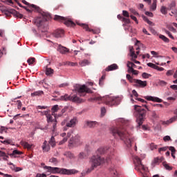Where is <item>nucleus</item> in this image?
<instances>
[{
	"label": "nucleus",
	"instance_id": "nucleus-24",
	"mask_svg": "<svg viewBox=\"0 0 177 177\" xmlns=\"http://www.w3.org/2000/svg\"><path fill=\"white\" fill-rule=\"evenodd\" d=\"M79 64L81 67H85V66H89L91 62L88 59H83L80 62Z\"/></svg>",
	"mask_w": 177,
	"mask_h": 177
},
{
	"label": "nucleus",
	"instance_id": "nucleus-27",
	"mask_svg": "<svg viewBox=\"0 0 177 177\" xmlns=\"http://www.w3.org/2000/svg\"><path fill=\"white\" fill-rule=\"evenodd\" d=\"M130 53L131 57H133V59H138V55H139V51L136 52V54L135 53V51L133 50V47L130 49Z\"/></svg>",
	"mask_w": 177,
	"mask_h": 177
},
{
	"label": "nucleus",
	"instance_id": "nucleus-61",
	"mask_svg": "<svg viewBox=\"0 0 177 177\" xmlns=\"http://www.w3.org/2000/svg\"><path fill=\"white\" fill-rule=\"evenodd\" d=\"M163 140L165 142H168V141L171 140V137L169 136H166L163 138Z\"/></svg>",
	"mask_w": 177,
	"mask_h": 177
},
{
	"label": "nucleus",
	"instance_id": "nucleus-1",
	"mask_svg": "<svg viewBox=\"0 0 177 177\" xmlns=\"http://www.w3.org/2000/svg\"><path fill=\"white\" fill-rule=\"evenodd\" d=\"M119 122H120V127H111V133L115 138H117V136L120 137L121 140H123L126 146L129 149L130 147H132V142L135 140V138H132L129 133L127 131L125 127H129V125H131V122L122 118L119 119Z\"/></svg>",
	"mask_w": 177,
	"mask_h": 177
},
{
	"label": "nucleus",
	"instance_id": "nucleus-2",
	"mask_svg": "<svg viewBox=\"0 0 177 177\" xmlns=\"http://www.w3.org/2000/svg\"><path fill=\"white\" fill-rule=\"evenodd\" d=\"M104 153V149L100 148L97 151V156H93L91 159V167L90 169L87 170V172H92L99 165H102V164H104V162H109L110 160L114 158V153H111V155H107L106 158H102L99 156V154H103Z\"/></svg>",
	"mask_w": 177,
	"mask_h": 177
},
{
	"label": "nucleus",
	"instance_id": "nucleus-13",
	"mask_svg": "<svg viewBox=\"0 0 177 177\" xmlns=\"http://www.w3.org/2000/svg\"><path fill=\"white\" fill-rule=\"evenodd\" d=\"M22 3L28 6L29 9H32L34 12H41V8L34 4H30V3L27 2L26 0H21Z\"/></svg>",
	"mask_w": 177,
	"mask_h": 177
},
{
	"label": "nucleus",
	"instance_id": "nucleus-58",
	"mask_svg": "<svg viewBox=\"0 0 177 177\" xmlns=\"http://www.w3.org/2000/svg\"><path fill=\"white\" fill-rule=\"evenodd\" d=\"M172 74H174V71L173 70H169L166 73V75H167V77H169V76L172 75Z\"/></svg>",
	"mask_w": 177,
	"mask_h": 177
},
{
	"label": "nucleus",
	"instance_id": "nucleus-18",
	"mask_svg": "<svg viewBox=\"0 0 177 177\" xmlns=\"http://www.w3.org/2000/svg\"><path fill=\"white\" fill-rule=\"evenodd\" d=\"M77 26H81V27H83V28L84 30H86V31H89L90 32H93V34H96V30H93V29H90L89 27L88 26V25L85 24H80V23H77Z\"/></svg>",
	"mask_w": 177,
	"mask_h": 177
},
{
	"label": "nucleus",
	"instance_id": "nucleus-22",
	"mask_svg": "<svg viewBox=\"0 0 177 177\" xmlns=\"http://www.w3.org/2000/svg\"><path fill=\"white\" fill-rule=\"evenodd\" d=\"M43 151H49L50 146L48 144V141L45 140L41 146Z\"/></svg>",
	"mask_w": 177,
	"mask_h": 177
},
{
	"label": "nucleus",
	"instance_id": "nucleus-25",
	"mask_svg": "<svg viewBox=\"0 0 177 177\" xmlns=\"http://www.w3.org/2000/svg\"><path fill=\"white\" fill-rule=\"evenodd\" d=\"M136 46H138L136 48V50H139L140 49H145V45H143V44L140 43V41H137V42L136 43Z\"/></svg>",
	"mask_w": 177,
	"mask_h": 177
},
{
	"label": "nucleus",
	"instance_id": "nucleus-29",
	"mask_svg": "<svg viewBox=\"0 0 177 177\" xmlns=\"http://www.w3.org/2000/svg\"><path fill=\"white\" fill-rule=\"evenodd\" d=\"M21 145L25 147V149H28V150L31 149V147H32V145H30L27 142H22Z\"/></svg>",
	"mask_w": 177,
	"mask_h": 177
},
{
	"label": "nucleus",
	"instance_id": "nucleus-6",
	"mask_svg": "<svg viewBox=\"0 0 177 177\" xmlns=\"http://www.w3.org/2000/svg\"><path fill=\"white\" fill-rule=\"evenodd\" d=\"M50 17V15H49V14H44L41 17H37L35 19V24L37 25L38 28H44L46 25V21L49 20Z\"/></svg>",
	"mask_w": 177,
	"mask_h": 177
},
{
	"label": "nucleus",
	"instance_id": "nucleus-39",
	"mask_svg": "<svg viewBox=\"0 0 177 177\" xmlns=\"http://www.w3.org/2000/svg\"><path fill=\"white\" fill-rule=\"evenodd\" d=\"M157 9V0H153V3L151 6V10H156Z\"/></svg>",
	"mask_w": 177,
	"mask_h": 177
},
{
	"label": "nucleus",
	"instance_id": "nucleus-10",
	"mask_svg": "<svg viewBox=\"0 0 177 177\" xmlns=\"http://www.w3.org/2000/svg\"><path fill=\"white\" fill-rule=\"evenodd\" d=\"M54 20L56 21H62L64 24L68 27H75V23L71 20H67L66 17H62L60 15H55Z\"/></svg>",
	"mask_w": 177,
	"mask_h": 177
},
{
	"label": "nucleus",
	"instance_id": "nucleus-33",
	"mask_svg": "<svg viewBox=\"0 0 177 177\" xmlns=\"http://www.w3.org/2000/svg\"><path fill=\"white\" fill-rule=\"evenodd\" d=\"M142 19L144 21H146V23H147V24L149 26H154V24L151 21L149 20V18H147L146 16L142 15Z\"/></svg>",
	"mask_w": 177,
	"mask_h": 177
},
{
	"label": "nucleus",
	"instance_id": "nucleus-36",
	"mask_svg": "<svg viewBox=\"0 0 177 177\" xmlns=\"http://www.w3.org/2000/svg\"><path fill=\"white\" fill-rule=\"evenodd\" d=\"M53 74V69L51 68H46V75H52Z\"/></svg>",
	"mask_w": 177,
	"mask_h": 177
},
{
	"label": "nucleus",
	"instance_id": "nucleus-59",
	"mask_svg": "<svg viewBox=\"0 0 177 177\" xmlns=\"http://www.w3.org/2000/svg\"><path fill=\"white\" fill-rule=\"evenodd\" d=\"M136 100H138V102H141V103H147V102L142 98L136 97Z\"/></svg>",
	"mask_w": 177,
	"mask_h": 177
},
{
	"label": "nucleus",
	"instance_id": "nucleus-46",
	"mask_svg": "<svg viewBox=\"0 0 177 177\" xmlns=\"http://www.w3.org/2000/svg\"><path fill=\"white\" fill-rule=\"evenodd\" d=\"M163 158H155L153 160V164H158L159 162H162Z\"/></svg>",
	"mask_w": 177,
	"mask_h": 177
},
{
	"label": "nucleus",
	"instance_id": "nucleus-4",
	"mask_svg": "<svg viewBox=\"0 0 177 177\" xmlns=\"http://www.w3.org/2000/svg\"><path fill=\"white\" fill-rule=\"evenodd\" d=\"M93 100L101 101L107 106H117L120 104V97H110L109 95L104 97L97 96L93 98Z\"/></svg>",
	"mask_w": 177,
	"mask_h": 177
},
{
	"label": "nucleus",
	"instance_id": "nucleus-21",
	"mask_svg": "<svg viewBox=\"0 0 177 177\" xmlns=\"http://www.w3.org/2000/svg\"><path fill=\"white\" fill-rule=\"evenodd\" d=\"M145 99L147 100H151L152 102H157V103H162V100L157 97L147 96Z\"/></svg>",
	"mask_w": 177,
	"mask_h": 177
},
{
	"label": "nucleus",
	"instance_id": "nucleus-49",
	"mask_svg": "<svg viewBox=\"0 0 177 177\" xmlns=\"http://www.w3.org/2000/svg\"><path fill=\"white\" fill-rule=\"evenodd\" d=\"M122 21H124L126 24H131V20L129 18L124 17L122 19Z\"/></svg>",
	"mask_w": 177,
	"mask_h": 177
},
{
	"label": "nucleus",
	"instance_id": "nucleus-56",
	"mask_svg": "<svg viewBox=\"0 0 177 177\" xmlns=\"http://www.w3.org/2000/svg\"><path fill=\"white\" fill-rule=\"evenodd\" d=\"M122 15L124 17H129V12H128V11H127V10H123L122 11Z\"/></svg>",
	"mask_w": 177,
	"mask_h": 177
},
{
	"label": "nucleus",
	"instance_id": "nucleus-19",
	"mask_svg": "<svg viewBox=\"0 0 177 177\" xmlns=\"http://www.w3.org/2000/svg\"><path fill=\"white\" fill-rule=\"evenodd\" d=\"M119 67L117 64H113L111 65L108 66L105 68V71H114V70H118Z\"/></svg>",
	"mask_w": 177,
	"mask_h": 177
},
{
	"label": "nucleus",
	"instance_id": "nucleus-23",
	"mask_svg": "<svg viewBox=\"0 0 177 177\" xmlns=\"http://www.w3.org/2000/svg\"><path fill=\"white\" fill-rule=\"evenodd\" d=\"M109 171L113 177H116L118 175V172H117V169H115V167L111 166L109 168Z\"/></svg>",
	"mask_w": 177,
	"mask_h": 177
},
{
	"label": "nucleus",
	"instance_id": "nucleus-30",
	"mask_svg": "<svg viewBox=\"0 0 177 177\" xmlns=\"http://www.w3.org/2000/svg\"><path fill=\"white\" fill-rule=\"evenodd\" d=\"M41 95H44V91H37L34 93H31V96H41Z\"/></svg>",
	"mask_w": 177,
	"mask_h": 177
},
{
	"label": "nucleus",
	"instance_id": "nucleus-44",
	"mask_svg": "<svg viewBox=\"0 0 177 177\" xmlns=\"http://www.w3.org/2000/svg\"><path fill=\"white\" fill-rule=\"evenodd\" d=\"M163 31L165 32V34L168 35V37H169V38H171V39H175V37L172 36V34H171V32L168 30L163 29Z\"/></svg>",
	"mask_w": 177,
	"mask_h": 177
},
{
	"label": "nucleus",
	"instance_id": "nucleus-37",
	"mask_svg": "<svg viewBox=\"0 0 177 177\" xmlns=\"http://www.w3.org/2000/svg\"><path fill=\"white\" fill-rule=\"evenodd\" d=\"M169 150H170V151H171V157H173V158H176L175 153L176 151V149H175V147H169Z\"/></svg>",
	"mask_w": 177,
	"mask_h": 177
},
{
	"label": "nucleus",
	"instance_id": "nucleus-35",
	"mask_svg": "<svg viewBox=\"0 0 177 177\" xmlns=\"http://www.w3.org/2000/svg\"><path fill=\"white\" fill-rule=\"evenodd\" d=\"M35 62H36L35 57H30L27 60V63L29 64V66L34 64Z\"/></svg>",
	"mask_w": 177,
	"mask_h": 177
},
{
	"label": "nucleus",
	"instance_id": "nucleus-12",
	"mask_svg": "<svg viewBox=\"0 0 177 177\" xmlns=\"http://www.w3.org/2000/svg\"><path fill=\"white\" fill-rule=\"evenodd\" d=\"M134 86L136 88H145L147 86V81H142L140 80L136 79L133 82Z\"/></svg>",
	"mask_w": 177,
	"mask_h": 177
},
{
	"label": "nucleus",
	"instance_id": "nucleus-38",
	"mask_svg": "<svg viewBox=\"0 0 177 177\" xmlns=\"http://www.w3.org/2000/svg\"><path fill=\"white\" fill-rule=\"evenodd\" d=\"M86 158V153L84 152H80L78 155L79 160H84Z\"/></svg>",
	"mask_w": 177,
	"mask_h": 177
},
{
	"label": "nucleus",
	"instance_id": "nucleus-17",
	"mask_svg": "<svg viewBox=\"0 0 177 177\" xmlns=\"http://www.w3.org/2000/svg\"><path fill=\"white\" fill-rule=\"evenodd\" d=\"M69 145H72L73 146H78L81 145L80 137L76 136L75 138H71L69 141Z\"/></svg>",
	"mask_w": 177,
	"mask_h": 177
},
{
	"label": "nucleus",
	"instance_id": "nucleus-32",
	"mask_svg": "<svg viewBox=\"0 0 177 177\" xmlns=\"http://www.w3.org/2000/svg\"><path fill=\"white\" fill-rule=\"evenodd\" d=\"M49 145H50V146L52 147H55L56 146V141L55 140V137L52 136L50 140L48 142Z\"/></svg>",
	"mask_w": 177,
	"mask_h": 177
},
{
	"label": "nucleus",
	"instance_id": "nucleus-26",
	"mask_svg": "<svg viewBox=\"0 0 177 177\" xmlns=\"http://www.w3.org/2000/svg\"><path fill=\"white\" fill-rule=\"evenodd\" d=\"M71 133H73V131H70L67 133V136L64 138L62 141L59 142V145H63V143H66L67 140H68V138L71 136Z\"/></svg>",
	"mask_w": 177,
	"mask_h": 177
},
{
	"label": "nucleus",
	"instance_id": "nucleus-43",
	"mask_svg": "<svg viewBox=\"0 0 177 177\" xmlns=\"http://www.w3.org/2000/svg\"><path fill=\"white\" fill-rule=\"evenodd\" d=\"M147 66H148V67H151V68H154V70H157V68H158V66H157L151 62L148 63Z\"/></svg>",
	"mask_w": 177,
	"mask_h": 177
},
{
	"label": "nucleus",
	"instance_id": "nucleus-41",
	"mask_svg": "<svg viewBox=\"0 0 177 177\" xmlns=\"http://www.w3.org/2000/svg\"><path fill=\"white\" fill-rule=\"evenodd\" d=\"M126 77L127 80L129 81V82H131V84H133L135 82V80H136L133 79V77H132V76H131V75L129 74H127Z\"/></svg>",
	"mask_w": 177,
	"mask_h": 177
},
{
	"label": "nucleus",
	"instance_id": "nucleus-34",
	"mask_svg": "<svg viewBox=\"0 0 177 177\" xmlns=\"http://www.w3.org/2000/svg\"><path fill=\"white\" fill-rule=\"evenodd\" d=\"M56 121V118H53L51 115H47V122H55Z\"/></svg>",
	"mask_w": 177,
	"mask_h": 177
},
{
	"label": "nucleus",
	"instance_id": "nucleus-51",
	"mask_svg": "<svg viewBox=\"0 0 177 177\" xmlns=\"http://www.w3.org/2000/svg\"><path fill=\"white\" fill-rule=\"evenodd\" d=\"M142 78H145V79H147L149 78V77H151V75L149 74V73H143L142 74Z\"/></svg>",
	"mask_w": 177,
	"mask_h": 177
},
{
	"label": "nucleus",
	"instance_id": "nucleus-28",
	"mask_svg": "<svg viewBox=\"0 0 177 177\" xmlns=\"http://www.w3.org/2000/svg\"><path fill=\"white\" fill-rule=\"evenodd\" d=\"M64 156H65V157H67L68 158H71V160L73 159V158H75V156H74V153H73L70 151L65 152L64 153Z\"/></svg>",
	"mask_w": 177,
	"mask_h": 177
},
{
	"label": "nucleus",
	"instance_id": "nucleus-7",
	"mask_svg": "<svg viewBox=\"0 0 177 177\" xmlns=\"http://www.w3.org/2000/svg\"><path fill=\"white\" fill-rule=\"evenodd\" d=\"M133 162L135 164V169H136V171H139L141 174H146V172H147V167H145V165L142 164V160H140L139 157L135 156L133 158Z\"/></svg>",
	"mask_w": 177,
	"mask_h": 177
},
{
	"label": "nucleus",
	"instance_id": "nucleus-54",
	"mask_svg": "<svg viewBox=\"0 0 177 177\" xmlns=\"http://www.w3.org/2000/svg\"><path fill=\"white\" fill-rule=\"evenodd\" d=\"M168 149H169V147H164L160 148V149H158V152H159V153H161V151H167V150Z\"/></svg>",
	"mask_w": 177,
	"mask_h": 177
},
{
	"label": "nucleus",
	"instance_id": "nucleus-57",
	"mask_svg": "<svg viewBox=\"0 0 177 177\" xmlns=\"http://www.w3.org/2000/svg\"><path fill=\"white\" fill-rule=\"evenodd\" d=\"M17 109L18 110H20V109H21V106H23V104L20 100H17Z\"/></svg>",
	"mask_w": 177,
	"mask_h": 177
},
{
	"label": "nucleus",
	"instance_id": "nucleus-53",
	"mask_svg": "<svg viewBox=\"0 0 177 177\" xmlns=\"http://www.w3.org/2000/svg\"><path fill=\"white\" fill-rule=\"evenodd\" d=\"M160 12L162 15H167V8H165V6H162Z\"/></svg>",
	"mask_w": 177,
	"mask_h": 177
},
{
	"label": "nucleus",
	"instance_id": "nucleus-52",
	"mask_svg": "<svg viewBox=\"0 0 177 177\" xmlns=\"http://www.w3.org/2000/svg\"><path fill=\"white\" fill-rule=\"evenodd\" d=\"M133 96H135L136 98L138 97V96H139V94L138 93L136 90L132 91V95H131V97H132Z\"/></svg>",
	"mask_w": 177,
	"mask_h": 177
},
{
	"label": "nucleus",
	"instance_id": "nucleus-42",
	"mask_svg": "<svg viewBox=\"0 0 177 177\" xmlns=\"http://www.w3.org/2000/svg\"><path fill=\"white\" fill-rule=\"evenodd\" d=\"M163 167L167 169V171H172V167L169 166L167 162H163Z\"/></svg>",
	"mask_w": 177,
	"mask_h": 177
},
{
	"label": "nucleus",
	"instance_id": "nucleus-5",
	"mask_svg": "<svg viewBox=\"0 0 177 177\" xmlns=\"http://www.w3.org/2000/svg\"><path fill=\"white\" fill-rule=\"evenodd\" d=\"M134 110L137 112V124H138V127H140L146 120V109L139 105H134Z\"/></svg>",
	"mask_w": 177,
	"mask_h": 177
},
{
	"label": "nucleus",
	"instance_id": "nucleus-9",
	"mask_svg": "<svg viewBox=\"0 0 177 177\" xmlns=\"http://www.w3.org/2000/svg\"><path fill=\"white\" fill-rule=\"evenodd\" d=\"M60 100L63 102H75L76 103H82V100L77 97V95H74L73 96L68 95V94H65L64 95H62L59 98Z\"/></svg>",
	"mask_w": 177,
	"mask_h": 177
},
{
	"label": "nucleus",
	"instance_id": "nucleus-14",
	"mask_svg": "<svg viewBox=\"0 0 177 177\" xmlns=\"http://www.w3.org/2000/svg\"><path fill=\"white\" fill-rule=\"evenodd\" d=\"M57 50V52L61 53V55H66V53H68V52H70V49L62 46L61 44L58 46Z\"/></svg>",
	"mask_w": 177,
	"mask_h": 177
},
{
	"label": "nucleus",
	"instance_id": "nucleus-16",
	"mask_svg": "<svg viewBox=\"0 0 177 177\" xmlns=\"http://www.w3.org/2000/svg\"><path fill=\"white\" fill-rule=\"evenodd\" d=\"M97 124L96 121L87 120L84 122V128H95Z\"/></svg>",
	"mask_w": 177,
	"mask_h": 177
},
{
	"label": "nucleus",
	"instance_id": "nucleus-50",
	"mask_svg": "<svg viewBox=\"0 0 177 177\" xmlns=\"http://www.w3.org/2000/svg\"><path fill=\"white\" fill-rule=\"evenodd\" d=\"M176 120H177V116H174L167 121V124H172V122L176 121Z\"/></svg>",
	"mask_w": 177,
	"mask_h": 177
},
{
	"label": "nucleus",
	"instance_id": "nucleus-15",
	"mask_svg": "<svg viewBox=\"0 0 177 177\" xmlns=\"http://www.w3.org/2000/svg\"><path fill=\"white\" fill-rule=\"evenodd\" d=\"M53 36L55 38H62V37H64V30L62 29H57L53 32Z\"/></svg>",
	"mask_w": 177,
	"mask_h": 177
},
{
	"label": "nucleus",
	"instance_id": "nucleus-20",
	"mask_svg": "<svg viewBox=\"0 0 177 177\" xmlns=\"http://www.w3.org/2000/svg\"><path fill=\"white\" fill-rule=\"evenodd\" d=\"M127 67H128V73H131V71H135V69L133 68H136V66L135 64H133V62H129L128 61L127 62Z\"/></svg>",
	"mask_w": 177,
	"mask_h": 177
},
{
	"label": "nucleus",
	"instance_id": "nucleus-31",
	"mask_svg": "<svg viewBox=\"0 0 177 177\" xmlns=\"http://www.w3.org/2000/svg\"><path fill=\"white\" fill-rule=\"evenodd\" d=\"M159 38L162 40L163 42L168 44L169 42V39L165 37L164 35H160Z\"/></svg>",
	"mask_w": 177,
	"mask_h": 177
},
{
	"label": "nucleus",
	"instance_id": "nucleus-55",
	"mask_svg": "<svg viewBox=\"0 0 177 177\" xmlns=\"http://www.w3.org/2000/svg\"><path fill=\"white\" fill-rule=\"evenodd\" d=\"M66 64L68 66H71V67H74V66H77L78 64L75 63V62H67Z\"/></svg>",
	"mask_w": 177,
	"mask_h": 177
},
{
	"label": "nucleus",
	"instance_id": "nucleus-45",
	"mask_svg": "<svg viewBox=\"0 0 177 177\" xmlns=\"http://www.w3.org/2000/svg\"><path fill=\"white\" fill-rule=\"evenodd\" d=\"M175 6H176V3H175V1H172V2L169 4V7L167 8V9H168L169 10H172V9H174V8H175Z\"/></svg>",
	"mask_w": 177,
	"mask_h": 177
},
{
	"label": "nucleus",
	"instance_id": "nucleus-47",
	"mask_svg": "<svg viewBox=\"0 0 177 177\" xmlns=\"http://www.w3.org/2000/svg\"><path fill=\"white\" fill-rule=\"evenodd\" d=\"M167 28H168L169 31H172V32H176V29H175V28L171 25H167Z\"/></svg>",
	"mask_w": 177,
	"mask_h": 177
},
{
	"label": "nucleus",
	"instance_id": "nucleus-48",
	"mask_svg": "<svg viewBox=\"0 0 177 177\" xmlns=\"http://www.w3.org/2000/svg\"><path fill=\"white\" fill-rule=\"evenodd\" d=\"M49 162H52L53 164H57L59 161H57V159L56 158H51L49 159Z\"/></svg>",
	"mask_w": 177,
	"mask_h": 177
},
{
	"label": "nucleus",
	"instance_id": "nucleus-11",
	"mask_svg": "<svg viewBox=\"0 0 177 177\" xmlns=\"http://www.w3.org/2000/svg\"><path fill=\"white\" fill-rule=\"evenodd\" d=\"M75 91H77V93H80V96H85L84 93H92V90L85 85H77L75 86Z\"/></svg>",
	"mask_w": 177,
	"mask_h": 177
},
{
	"label": "nucleus",
	"instance_id": "nucleus-40",
	"mask_svg": "<svg viewBox=\"0 0 177 177\" xmlns=\"http://www.w3.org/2000/svg\"><path fill=\"white\" fill-rule=\"evenodd\" d=\"M53 115L55 114V113H57L59 111V105H55L51 109Z\"/></svg>",
	"mask_w": 177,
	"mask_h": 177
},
{
	"label": "nucleus",
	"instance_id": "nucleus-3",
	"mask_svg": "<svg viewBox=\"0 0 177 177\" xmlns=\"http://www.w3.org/2000/svg\"><path fill=\"white\" fill-rule=\"evenodd\" d=\"M44 169H47V172L50 174H59V175H75L78 171L75 169H67L60 167H52L50 166H45V163L41 164Z\"/></svg>",
	"mask_w": 177,
	"mask_h": 177
},
{
	"label": "nucleus",
	"instance_id": "nucleus-64",
	"mask_svg": "<svg viewBox=\"0 0 177 177\" xmlns=\"http://www.w3.org/2000/svg\"><path fill=\"white\" fill-rule=\"evenodd\" d=\"M36 177H46V174H37Z\"/></svg>",
	"mask_w": 177,
	"mask_h": 177
},
{
	"label": "nucleus",
	"instance_id": "nucleus-60",
	"mask_svg": "<svg viewBox=\"0 0 177 177\" xmlns=\"http://www.w3.org/2000/svg\"><path fill=\"white\" fill-rule=\"evenodd\" d=\"M8 165H11L10 168H11V169H12L14 171L16 169V166H15V165L13 163L10 162H8Z\"/></svg>",
	"mask_w": 177,
	"mask_h": 177
},
{
	"label": "nucleus",
	"instance_id": "nucleus-63",
	"mask_svg": "<svg viewBox=\"0 0 177 177\" xmlns=\"http://www.w3.org/2000/svg\"><path fill=\"white\" fill-rule=\"evenodd\" d=\"M101 114L102 115H104V114H106V108L104 107L101 108Z\"/></svg>",
	"mask_w": 177,
	"mask_h": 177
},
{
	"label": "nucleus",
	"instance_id": "nucleus-62",
	"mask_svg": "<svg viewBox=\"0 0 177 177\" xmlns=\"http://www.w3.org/2000/svg\"><path fill=\"white\" fill-rule=\"evenodd\" d=\"M57 124V122L55 121L53 124V132L56 131V125Z\"/></svg>",
	"mask_w": 177,
	"mask_h": 177
},
{
	"label": "nucleus",
	"instance_id": "nucleus-8",
	"mask_svg": "<svg viewBox=\"0 0 177 177\" xmlns=\"http://www.w3.org/2000/svg\"><path fill=\"white\" fill-rule=\"evenodd\" d=\"M77 122H78V120L77 119L76 117H75L73 119H71L69 122H67V120H64L63 122H62L61 125L64 127L63 128L64 131H67L68 128H74V127L77 125Z\"/></svg>",
	"mask_w": 177,
	"mask_h": 177
}]
</instances>
